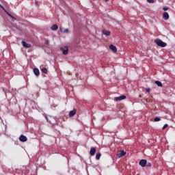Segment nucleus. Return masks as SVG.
<instances>
[{
  "instance_id": "nucleus-27",
  "label": "nucleus",
  "mask_w": 175,
  "mask_h": 175,
  "mask_svg": "<svg viewBox=\"0 0 175 175\" xmlns=\"http://www.w3.org/2000/svg\"><path fill=\"white\" fill-rule=\"evenodd\" d=\"M0 8H1V9H3V10L4 12H5V10H6L5 9V8H3V5H1V4H0Z\"/></svg>"
},
{
  "instance_id": "nucleus-16",
  "label": "nucleus",
  "mask_w": 175,
  "mask_h": 175,
  "mask_svg": "<svg viewBox=\"0 0 175 175\" xmlns=\"http://www.w3.org/2000/svg\"><path fill=\"white\" fill-rule=\"evenodd\" d=\"M155 84H157V85H158V87H163V85H162V82L159 81H155Z\"/></svg>"
},
{
  "instance_id": "nucleus-18",
  "label": "nucleus",
  "mask_w": 175,
  "mask_h": 175,
  "mask_svg": "<svg viewBox=\"0 0 175 175\" xmlns=\"http://www.w3.org/2000/svg\"><path fill=\"white\" fill-rule=\"evenodd\" d=\"M41 71L42 73H44V75H47V68H43L41 69Z\"/></svg>"
},
{
  "instance_id": "nucleus-19",
  "label": "nucleus",
  "mask_w": 175,
  "mask_h": 175,
  "mask_svg": "<svg viewBox=\"0 0 175 175\" xmlns=\"http://www.w3.org/2000/svg\"><path fill=\"white\" fill-rule=\"evenodd\" d=\"M147 167H151V166H152V164L151 163V162L147 163L146 161V165Z\"/></svg>"
},
{
  "instance_id": "nucleus-20",
  "label": "nucleus",
  "mask_w": 175,
  "mask_h": 175,
  "mask_svg": "<svg viewBox=\"0 0 175 175\" xmlns=\"http://www.w3.org/2000/svg\"><path fill=\"white\" fill-rule=\"evenodd\" d=\"M154 121L155 122H158V121H161V118L159 117L154 118Z\"/></svg>"
},
{
  "instance_id": "nucleus-7",
  "label": "nucleus",
  "mask_w": 175,
  "mask_h": 175,
  "mask_svg": "<svg viewBox=\"0 0 175 175\" xmlns=\"http://www.w3.org/2000/svg\"><path fill=\"white\" fill-rule=\"evenodd\" d=\"M95 152H96V148L94 147L91 148L90 150V155L91 157H94V155H95Z\"/></svg>"
},
{
  "instance_id": "nucleus-22",
  "label": "nucleus",
  "mask_w": 175,
  "mask_h": 175,
  "mask_svg": "<svg viewBox=\"0 0 175 175\" xmlns=\"http://www.w3.org/2000/svg\"><path fill=\"white\" fill-rule=\"evenodd\" d=\"M167 126H169V124H165L163 125L162 129H166V128H167Z\"/></svg>"
},
{
  "instance_id": "nucleus-17",
  "label": "nucleus",
  "mask_w": 175,
  "mask_h": 175,
  "mask_svg": "<svg viewBox=\"0 0 175 175\" xmlns=\"http://www.w3.org/2000/svg\"><path fill=\"white\" fill-rule=\"evenodd\" d=\"M102 156V154L100 152H98L96 155V159L98 161V159H100V157Z\"/></svg>"
},
{
  "instance_id": "nucleus-8",
  "label": "nucleus",
  "mask_w": 175,
  "mask_h": 175,
  "mask_svg": "<svg viewBox=\"0 0 175 175\" xmlns=\"http://www.w3.org/2000/svg\"><path fill=\"white\" fill-rule=\"evenodd\" d=\"M117 155H118V158L125 157V155H126V152H125V150H120V152L118 153Z\"/></svg>"
},
{
  "instance_id": "nucleus-2",
  "label": "nucleus",
  "mask_w": 175,
  "mask_h": 175,
  "mask_svg": "<svg viewBox=\"0 0 175 175\" xmlns=\"http://www.w3.org/2000/svg\"><path fill=\"white\" fill-rule=\"evenodd\" d=\"M139 166H142V167H146L147 165V159H142L139 162Z\"/></svg>"
},
{
  "instance_id": "nucleus-30",
  "label": "nucleus",
  "mask_w": 175,
  "mask_h": 175,
  "mask_svg": "<svg viewBox=\"0 0 175 175\" xmlns=\"http://www.w3.org/2000/svg\"><path fill=\"white\" fill-rule=\"evenodd\" d=\"M106 2H109V1H110V0H105Z\"/></svg>"
},
{
  "instance_id": "nucleus-14",
  "label": "nucleus",
  "mask_w": 175,
  "mask_h": 175,
  "mask_svg": "<svg viewBox=\"0 0 175 175\" xmlns=\"http://www.w3.org/2000/svg\"><path fill=\"white\" fill-rule=\"evenodd\" d=\"M51 29L52 31H57V29H58V25H57V24H54L51 26Z\"/></svg>"
},
{
  "instance_id": "nucleus-4",
  "label": "nucleus",
  "mask_w": 175,
  "mask_h": 175,
  "mask_svg": "<svg viewBox=\"0 0 175 175\" xmlns=\"http://www.w3.org/2000/svg\"><path fill=\"white\" fill-rule=\"evenodd\" d=\"M124 99H126V96L122 95V96L116 97L115 100H116V102H118L120 100H124Z\"/></svg>"
},
{
  "instance_id": "nucleus-3",
  "label": "nucleus",
  "mask_w": 175,
  "mask_h": 175,
  "mask_svg": "<svg viewBox=\"0 0 175 175\" xmlns=\"http://www.w3.org/2000/svg\"><path fill=\"white\" fill-rule=\"evenodd\" d=\"M19 140H20V142H22L23 143H25V142H27V140H28V138H27V136H25L24 135H21L19 137Z\"/></svg>"
},
{
  "instance_id": "nucleus-10",
  "label": "nucleus",
  "mask_w": 175,
  "mask_h": 175,
  "mask_svg": "<svg viewBox=\"0 0 175 175\" xmlns=\"http://www.w3.org/2000/svg\"><path fill=\"white\" fill-rule=\"evenodd\" d=\"M61 51H62L64 55H68V53H69V49L66 48V49L64 48H60Z\"/></svg>"
},
{
  "instance_id": "nucleus-1",
  "label": "nucleus",
  "mask_w": 175,
  "mask_h": 175,
  "mask_svg": "<svg viewBox=\"0 0 175 175\" xmlns=\"http://www.w3.org/2000/svg\"><path fill=\"white\" fill-rule=\"evenodd\" d=\"M154 43L159 46V47H166L167 46V43L162 41L161 39H157L154 40Z\"/></svg>"
},
{
  "instance_id": "nucleus-11",
  "label": "nucleus",
  "mask_w": 175,
  "mask_h": 175,
  "mask_svg": "<svg viewBox=\"0 0 175 175\" xmlns=\"http://www.w3.org/2000/svg\"><path fill=\"white\" fill-rule=\"evenodd\" d=\"M109 49L110 50H111L112 51H113V53H117V47L113 44H111L109 46Z\"/></svg>"
},
{
  "instance_id": "nucleus-24",
  "label": "nucleus",
  "mask_w": 175,
  "mask_h": 175,
  "mask_svg": "<svg viewBox=\"0 0 175 175\" xmlns=\"http://www.w3.org/2000/svg\"><path fill=\"white\" fill-rule=\"evenodd\" d=\"M148 3H154V0H147Z\"/></svg>"
},
{
  "instance_id": "nucleus-6",
  "label": "nucleus",
  "mask_w": 175,
  "mask_h": 175,
  "mask_svg": "<svg viewBox=\"0 0 175 175\" xmlns=\"http://www.w3.org/2000/svg\"><path fill=\"white\" fill-rule=\"evenodd\" d=\"M22 45L25 49H31V47H32V45H31V44H28V43L25 42V41H22Z\"/></svg>"
},
{
  "instance_id": "nucleus-23",
  "label": "nucleus",
  "mask_w": 175,
  "mask_h": 175,
  "mask_svg": "<svg viewBox=\"0 0 175 175\" xmlns=\"http://www.w3.org/2000/svg\"><path fill=\"white\" fill-rule=\"evenodd\" d=\"M64 33H69V29H66L64 30Z\"/></svg>"
},
{
  "instance_id": "nucleus-12",
  "label": "nucleus",
  "mask_w": 175,
  "mask_h": 175,
  "mask_svg": "<svg viewBox=\"0 0 175 175\" xmlns=\"http://www.w3.org/2000/svg\"><path fill=\"white\" fill-rule=\"evenodd\" d=\"M102 32H103V35H105V36H110V31L103 29L102 31Z\"/></svg>"
},
{
  "instance_id": "nucleus-9",
  "label": "nucleus",
  "mask_w": 175,
  "mask_h": 175,
  "mask_svg": "<svg viewBox=\"0 0 175 175\" xmlns=\"http://www.w3.org/2000/svg\"><path fill=\"white\" fill-rule=\"evenodd\" d=\"M33 72L35 76H36L37 77H39V75H40V71H39V69L38 68H34L33 69Z\"/></svg>"
},
{
  "instance_id": "nucleus-28",
  "label": "nucleus",
  "mask_w": 175,
  "mask_h": 175,
  "mask_svg": "<svg viewBox=\"0 0 175 175\" xmlns=\"http://www.w3.org/2000/svg\"><path fill=\"white\" fill-rule=\"evenodd\" d=\"M62 29H64V28H63L62 27H59V31H60L61 32H64V31H63Z\"/></svg>"
},
{
  "instance_id": "nucleus-21",
  "label": "nucleus",
  "mask_w": 175,
  "mask_h": 175,
  "mask_svg": "<svg viewBox=\"0 0 175 175\" xmlns=\"http://www.w3.org/2000/svg\"><path fill=\"white\" fill-rule=\"evenodd\" d=\"M45 119L46 120L47 122H49L50 124H51V122L49 120V117L47 116V115L45 116Z\"/></svg>"
},
{
  "instance_id": "nucleus-25",
  "label": "nucleus",
  "mask_w": 175,
  "mask_h": 175,
  "mask_svg": "<svg viewBox=\"0 0 175 175\" xmlns=\"http://www.w3.org/2000/svg\"><path fill=\"white\" fill-rule=\"evenodd\" d=\"M146 91L150 94V92H151V89H150V88H148L146 89Z\"/></svg>"
},
{
  "instance_id": "nucleus-26",
  "label": "nucleus",
  "mask_w": 175,
  "mask_h": 175,
  "mask_svg": "<svg viewBox=\"0 0 175 175\" xmlns=\"http://www.w3.org/2000/svg\"><path fill=\"white\" fill-rule=\"evenodd\" d=\"M163 10H164V12H166L167 10H169V8L165 7V8H163Z\"/></svg>"
},
{
  "instance_id": "nucleus-31",
  "label": "nucleus",
  "mask_w": 175,
  "mask_h": 175,
  "mask_svg": "<svg viewBox=\"0 0 175 175\" xmlns=\"http://www.w3.org/2000/svg\"><path fill=\"white\" fill-rule=\"evenodd\" d=\"M36 5H38V1H36Z\"/></svg>"
},
{
  "instance_id": "nucleus-13",
  "label": "nucleus",
  "mask_w": 175,
  "mask_h": 175,
  "mask_svg": "<svg viewBox=\"0 0 175 175\" xmlns=\"http://www.w3.org/2000/svg\"><path fill=\"white\" fill-rule=\"evenodd\" d=\"M163 16L164 20H169V13L165 12H163Z\"/></svg>"
},
{
  "instance_id": "nucleus-5",
  "label": "nucleus",
  "mask_w": 175,
  "mask_h": 175,
  "mask_svg": "<svg viewBox=\"0 0 175 175\" xmlns=\"http://www.w3.org/2000/svg\"><path fill=\"white\" fill-rule=\"evenodd\" d=\"M76 113H77V109L74 108L73 110L70 111L69 117H75V116H76Z\"/></svg>"
},
{
  "instance_id": "nucleus-15",
  "label": "nucleus",
  "mask_w": 175,
  "mask_h": 175,
  "mask_svg": "<svg viewBox=\"0 0 175 175\" xmlns=\"http://www.w3.org/2000/svg\"><path fill=\"white\" fill-rule=\"evenodd\" d=\"M5 13H6L8 14V16H9V17H10L11 18H12V20H16V17L13 16L10 13H9V12H8L7 10H5Z\"/></svg>"
},
{
  "instance_id": "nucleus-29",
  "label": "nucleus",
  "mask_w": 175,
  "mask_h": 175,
  "mask_svg": "<svg viewBox=\"0 0 175 175\" xmlns=\"http://www.w3.org/2000/svg\"><path fill=\"white\" fill-rule=\"evenodd\" d=\"M49 43H50V42L49 40L45 41V44H49Z\"/></svg>"
}]
</instances>
